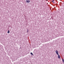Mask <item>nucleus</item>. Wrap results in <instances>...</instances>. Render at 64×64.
<instances>
[{
	"label": "nucleus",
	"mask_w": 64,
	"mask_h": 64,
	"mask_svg": "<svg viewBox=\"0 0 64 64\" xmlns=\"http://www.w3.org/2000/svg\"><path fill=\"white\" fill-rule=\"evenodd\" d=\"M26 3H28L30 2V0H26Z\"/></svg>",
	"instance_id": "nucleus-1"
},
{
	"label": "nucleus",
	"mask_w": 64,
	"mask_h": 64,
	"mask_svg": "<svg viewBox=\"0 0 64 64\" xmlns=\"http://www.w3.org/2000/svg\"><path fill=\"white\" fill-rule=\"evenodd\" d=\"M56 54L57 55H58L59 54V53L58 52V50H56Z\"/></svg>",
	"instance_id": "nucleus-2"
},
{
	"label": "nucleus",
	"mask_w": 64,
	"mask_h": 64,
	"mask_svg": "<svg viewBox=\"0 0 64 64\" xmlns=\"http://www.w3.org/2000/svg\"><path fill=\"white\" fill-rule=\"evenodd\" d=\"M58 58L59 59H60V55H59L58 54Z\"/></svg>",
	"instance_id": "nucleus-3"
},
{
	"label": "nucleus",
	"mask_w": 64,
	"mask_h": 64,
	"mask_svg": "<svg viewBox=\"0 0 64 64\" xmlns=\"http://www.w3.org/2000/svg\"><path fill=\"white\" fill-rule=\"evenodd\" d=\"M29 32V30H28V29H27V31H26V32L28 33Z\"/></svg>",
	"instance_id": "nucleus-4"
},
{
	"label": "nucleus",
	"mask_w": 64,
	"mask_h": 64,
	"mask_svg": "<svg viewBox=\"0 0 64 64\" xmlns=\"http://www.w3.org/2000/svg\"><path fill=\"white\" fill-rule=\"evenodd\" d=\"M8 33H10V31H9V30H8V31L7 32Z\"/></svg>",
	"instance_id": "nucleus-5"
},
{
	"label": "nucleus",
	"mask_w": 64,
	"mask_h": 64,
	"mask_svg": "<svg viewBox=\"0 0 64 64\" xmlns=\"http://www.w3.org/2000/svg\"><path fill=\"white\" fill-rule=\"evenodd\" d=\"M30 54H31L32 55H33V53L32 52H30Z\"/></svg>",
	"instance_id": "nucleus-6"
},
{
	"label": "nucleus",
	"mask_w": 64,
	"mask_h": 64,
	"mask_svg": "<svg viewBox=\"0 0 64 64\" xmlns=\"http://www.w3.org/2000/svg\"><path fill=\"white\" fill-rule=\"evenodd\" d=\"M54 0H52V2H54Z\"/></svg>",
	"instance_id": "nucleus-7"
},
{
	"label": "nucleus",
	"mask_w": 64,
	"mask_h": 64,
	"mask_svg": "<svg viewBox=\"0 0 64 64\" xmlns=\"http://www.w3.org/2000/svg\"><path fill=\"white\" fill-rule=\"evenodd\" d=\"M55 3V2H53V3Z\"/></svg>",
	"instance_id": "nucleus-8"
},
{
	"label": "nucleus",
	"mask_w": 64,
	"mask_h": 64,
	"mask_svg": "<svg viewBox=\"0 0 64 64\" xmlns=\"http://www.w3.org/2000/svg\"><path fill=\"white\" fill-rule=\"evenodd\" d=\"M47 4H48V3H47Z\"/></svg>",
	"instance_id": "nucleus-9"
},
{
	"label": "nucleus",
	"mask_w": 64,
	"mask_h": 64,
	"mask_svg": "<svg viewBox=\"0 0 64 64\" xmlns=\"http://www.w3.org/2000/svg\"><path fill=\"white\" fill-rule=\"evenodd\" d=\"M57 37H58V36H57Z\"/></svg>",
	"instance_id": "nucleus-10"
}]
</instances>
